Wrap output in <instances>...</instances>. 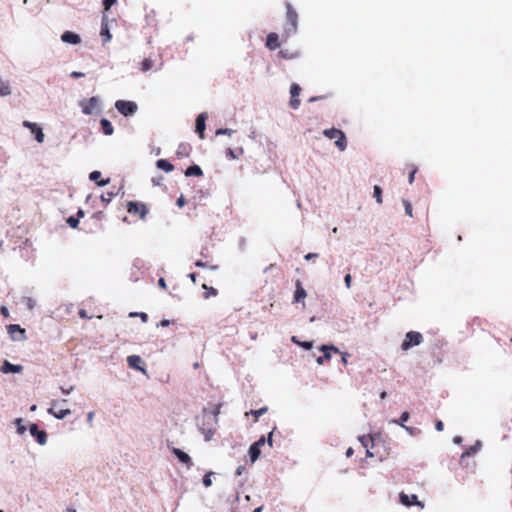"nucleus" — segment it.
Segmentation results:
<instances>
[{
  "instance_id": "nucleus-11",
  "label": "nucleus",
  "mask_w": 512,
  "mask_h": 512,
  "mask_svg": "<svg viewBox=\"0 0 512 512\" xmlns=\"http://www.w3.org/2000/svg\"><path fill=\"white\" fill-rule=\"evenodd\" d=\"M295 292H294V302H302L303 306H305L304 300L307 296L306 290L302 286V283L300 280H297L295 283Z\"/></svg>"
},
{
  "instance_id": "nucleus-56",
  "label": "nucleus",
  "mask_w": 512,
  "mask_h": 512,
  "mask_svg": "<svg viewBox=\"0 0 512 512\" xmlns=\"http://www.w3.org/2000/svg\"><path fill=\"white\" fill-rule=\"evenodd\" d=\"M302 347H304L305 349H310L312 348V343L311 342H302V343H299Z\"/></svg>"
},
{
  "instance_id": "nucleus-45",
  "label": "nucleus",
  "mask_w": 512,
  "mask_h": 512,
  "mask_svg": "<svg viewBox=\"0 0 512 512\" xmlns=\"http://www.w3.org/2000/svg\"><path fill=\"white\" fill-rule=\"evenodd\" d=\"M344 282H345V285H346L347 288L351 287V282H352L351 274L348 273V274L345 275Z\"/></svg>"
},
{
  "instance_id": "nucleus-20",
  "label": "nucleus",
  "mask_w": 512,
  "mask_h": 512,
  "mask_svg": "<svg viewBox=\"0 0 512 512\" xmlns=\"http://www.w3.org/2000/svg\"><path fill=\"white\" fill-rule=\"evenodd\" d=\"M7 331L13 340L17 339L14 335L16 332L21 335V338H25V330L23 328H21L20 325H18V324L8 325Z\"/></svg>"
},
{
  "instance_id": "nucleus-40",
  "label": "nucleus",
  "mask_w": 512,
  "mask_h": 512,
  "mask_svg": "<svg viewBox=\"0 0 512 512\" xmlns=\"http://www.w3.org/2000/svg\"><path fill=\"white\" fill-rule=\"evenodd\" d=\"M234 133L233 130L231 129H227V128H220L218 130H216V135H229L231 136L232 134Z\"/></svg>"
},
{
  "instance_id": "nucleus-10",
  "label": "nucleus",
  "mask_w": 512,
  "mask_h": 512,
  "mask_svg": "<svg viewBox=\"0 0 512 512\" xmlns=\"http://www.w3.org/2000/svg\"><path fill=\"white\" fill-rule=\"evenodd\" d=\"M400 502L405 506L418 505L421 508L424 507L423 503L418 501V497L415 494L407 495L405 493H400Z\"/></svg>"
},
{
  "instance_id": "nucleus-26",
  "label": "nucleus",
  "mask_w": 512,
  "mask_h": 512,
  "mask_svg": "<svg viewBox=\"0 0 512 512\" xmlns=\"http://www.w3.org/2000/svg\"><path fill=\"white\" fill-rule=\"evenodd\" d=\"M260 453H261V450H260V448L257 445L252 444L250 446L249 455H250V458H251L252 462H255L259 458Z\"/></svg>"
},
{
  "instance_id": "nucleus-53",
  "label": "nucleus",
  "mask_w": 512,
  "mask_h": 512,
  "mask_svg": "<svg viewBox=\"0 0 512 512\" xmlns=\"http://www.w3.org/2000/svg\"><path fill=\"white\" fill-rule=\"evenodd\" d=\"M227 156H228L229 158H231V159H235V158H236V155H235L234 151H233L231 148H229V149L227 150Z\"/></svg>"
},
{
  "instance_id": "nucleus-47",
  "label": "nucleus",
  "mask_w": 512,
  "mask_h": 512,
  "mask_svg": "<svg viewBox=\"0 0 512 512\" xmlns=\"http://www.w3.org/2000/svg\"><path fill=\"white\" fill-rule=\"evenodd\" d=\"M176 204H177V206H178V207H180V208H182V207L186 204V200H185V198H184V196H183V195H181V196L177 199Z\"/></svg>"
},
{
  "instance_id": "nucleus-27",
  "label": "nucleus",
  "mask_w": 512,
  "mask_h": 512,
  "mask_svg": "<svg viewBox=\"0 0 512 512\" xmlns=\"http://www.w3.org/2000/svg\"><path fill=\"white\" fill-rule=\"evenodd\" d=\"M200 431L203 434L205 441H209L212 439V437L215 433V428H213V427L205 428L203 425L200 427Z\"/></svg>"
},
{
  "instance_id": "nucleus-14",
  "label": "nucleus",
  "mask_w": 512,
  "mask_h": 512,
  "mask_svg": "<svg viewBox=\"0 0 512 512\" xmlns=\"http://www.w3.org/2000/svg\"><path fill=\"white\" fill-rule=\"evenodd\" d=\"M173 454L179 459L180 462L184 463L187 466V468H191L193 466V462L190 456L184 451L178 448H174Z\"/></svg>"
},
{
  "instance_id": "nucleus-2",
  "label": "nucleus",
  "mask_w": 512,
  "mask_h": 512,
  "mask_svg": "<svg viewBox=\"0 0 512 512\" xmlns=\"http://www.w3.org/2000/svg\"><path fill=\"white\" fill-rule=\"evenodd\" d=\"M66 403V399L53 400L51 407L48 409V413L57 419H64L71 414V410L65 407Z\"/></svg>"
},
{
  "instance_id": "nucleus-64",
  "label": "nucleus",
  "mask_w": 512,
  "mask_h": 512,
  "mask_svg": "<svg viewBox=\"0 0 512 512\" xmlns=\"http://www.w3.org/2000/svg\"><path fill=\"white\" fill-rule=\"evenodd\" d=\"M352 454H353V449H352V448H349V449L346 451V456H347V457H350V456H352Z\"/></svg>"
},
{
  "instance_id": "nucleus-52",
  "label": "nucleus",
  "mask_w": 512,
  "mask_h": 512,
  "mask_svg": "<svg viewBox=\"0 0 512 512\" xmlns=\"http://www.w3.org/2000/svg\"><path fill=\"white\" fill-rule=\"evenodd\" d=\"M84 76V73L82 72H77V71H74L71 73V77L73 78H80V77H83Z\"/></svg>"
},
{
  "instance_id": "nucleus-62",
  "label": "nucleus",
  "mask_w": 512,
  "mask_h": 512,
  "mask_svg": "<svg viewBox=\"0 0 512 512\" xmlns=\"http://www.w3.org/2000/svg\"><path fill=\"white\" fill-rule=\"evenodd\" d=\"M195 265H196L197 267H205V266H206V264H205L204 262H202V261H197V262H195Z\"/></svg>"
},
{
  "instance_id": "nucleus-35",
  "label": "nucleus",
  "mask_w": 512,
  "mask_h": 512,
  "mask_svg": "<svg viewBox=\"0 0 512 512\" xmlns=\"http://www.w3.org/2000/svg\"><path fill=\"white\" fill-rule=\"evenodd\" d=\"M374 197H375L377 203H379V204L382 203V189L378 185L374 186Z\"/></svg>"
},
{
  "instance_id": "nucleus-34",
  "label": "nucleus",
  "mask_w": 512,
  "mask_h": 512,
  "mask_svg": "<svg viewBox=\"0 0 512 512\" xmlns=\"http://www.w3.org/2000/svg\"><path fill=\"white\" fill-rule=\"evenodd\" d=\"M279 57L284 59H293L298 56V53H290L287 50H280L278 52Z\"/></svg>"
},
{
  "instance_id": "nucleus-63",
  "label": "nucleus",
  "mask_w": 512,
  "mask_h": 512,
  "mask_svg": "<svg viewBox=\"0 0 512 512\" xmlns=\"http://www.w3.org/2000/svg\"><path fill=\"white\" fill-rule=\"evenodd\" d=\"M189 277L192 280V282H194V283L196 282V274L195 273L189 274Z\"/></svg>"
},
{
  "instance_id": "nucleus-60",
  "label": "nucleus",
  "mask_w": 512,
  "mask_h": 512,
  "mask_svg": "<svg viewBox=\"0 0 512 512\" xmlns=\"http://www.w3.org/2000/svg\"><path fill=\"white\" fill-rule=\"evenodd\" d=\"M84 215H85L84 211L82 209H79L77 212V218L78 219L82 218V217H84Z\"/></svg>"
},
{
  "instance_id": "nucleus-58",
  "label": "nucleus",
  "mask_w": 512,
  "mask_h": 512,
  "mask_svg": "<svg viewBox=\"0 0 512 512\" xmlns=\"http://www.w3.org/2000/svg\"><path fill=\"white\" fill-rule=\"evenodd\" d=\"M169 325H170V321L169 320L164 319V320H162L160 322V326H162V327H166V326H169Z\"/></svg>"
},
{
  "instance_id": "nucleus-17",
  "label": "nucleus",
  "mask_w": 512,
  "mask_h": 512,
  "mask_svg": "<svg viewBox=\"0 0 512 512\" xmlns=\"http://www.w3.org/2000/svg\"><path fill=\"white\" fill-rule=\"evenodd\" d=\"M61 40L63 42L74 44V45L79 44L81 42L80 36L78 34L74 33V32H71V31L64 32L61 35Z\"/></svg>"
},
{
  "instance_id": "nucleus-18",
  "label": "nucleus",
  "mask_w": 512,
  "mask_h": 512,
  "mask_svg": "<svg viewBox=\"0 0 512 512\" xmlns=\"http://www.w3.org/2000/svg\"><path fill=\"white\" fill-rule=\"evenodd\" d=\"M192 151V147L188 143H180L176 150V155L178 158H187L190 156Z\"/></svg>"
},
{
  "instance_id": "nucleus-39",
  "label": "nucleus",
  "mask_w": 512,
  "mask_h": 512,
  "mask_svg": "<svg viewBox=\"0 0 512 512\" xmlns=\"http://www.w3.org/2000/svg\"><path fill=\"white\" fill-rule=\"evenodd\" d=\"M67 223H68V225H69L71 228L76 229V228H78L79 220H78V218H75L74 216H70V217L67 219Z\"/></svg>"
},
{
  "instance_id": "nucleus-61",
  "label": "nucleus",
  "mask_w": 512,
  "mask_h": 512,
  "mask_svg": "<svg viewBox=\"0 0 512 512\" xmlns=\"http://www.w3.org/2000/svg\"><path fill=\"white\" fill-rule=\"evenodd\" d=\"M347 357H348V354H347V353H343V354H342V362H343L344 364H347Z\"/></svg>"
},
{
  "instance_id": "nucleus-25",
  "label": "nucleus",
  "mask_w": 512,
  "mask_h": 512,
  "mask_svg": "<svg viewBox=\"0 0 512 512\" xmlns=\"http://www.w3.org/2000/svg\"><path fill=\"white\" fill-rule=\"evenodd\" d=\"M101 128H102V131L105 135H112L113 134V126L111 124V122L107 119H102L101 122Z\"/></svg>"
},
{
  "instance_id": "nucleus-50",
  "label": "nucleus",
  "mask_w": 512,
  "mask_h": 512,
  "mask_svg": "<svg viewBox=\"0 0 512 512\" xmlns=\"http://www.w3.org/2000/svg\"><path fill=\"white\" fill-rule=\"evenodd\" d=\"M360 441L362 442V444L365 447H367L368 446V441H373V438L372 437L366 438L365 436H363L362 438H360Z\"/></svg>"
},
{
  "instance_id": "nucleus-5",
  "label": "nucleus",
  "mask_w": 512,
  "mask_h": 512,
  "mask_svg": "<svg viewBox=\"0 0 512 512\" xmlns=\"http://www.w3.org/2000/svg\"><path fill=\"white\" fill-rule=\"evenodd\" d=\"M127 212L130 215L139 216L140 219L144 220L149 210L143 202L129 201L127 203Z\"/></svg>"
},
{
  "instance_id": "nucleus-8",
  "label": "nucleus",
  "mask_w": 512,
  "mask_h": 512,
  "mask_svg": "<svg viewBox=\"0 0 512 512\" xmlns=\"http://www.w3.org/2000/svg\"><path fill=\"white\" fill-rule=\"evenodd\" d=\"M23 126L28 128L35 135V139L38 143H42L44 141V133L36 123L24 121Z\"/></svg>"
},
{
  "instance_id": "nucleus-23",
  "label": "nucleus",
  "mask_w": 512,
  "mask_h": 512,
  "mask_svg": "<svg viewBox=\"0 0 512 512\" xmlns=\"http://www.w3.org/2000/svg\"><path fill=\"white\" fill-rule=\"evenodd\" d=\"M202 175H203L202 169L198 165L189 166L185 170V176H187V177H191V176L200 177Z\"/></svg>"
},
{
  "instance_id": "nucleus-30",
  "label": "nucleus",
  "mask_w": 512,
  "mask_h": 512,
  "mask_svg": "<svg viewBox=\"0 0 512 512\" xmlns=\"http://www.w3.org/2000/svg\"><path fill=\"white\" fill-rule=\"evenodd\" d=\"M11 94L10 86L7 82H4L0 80V95L1 96H8Z\"/></svg>"
},
{
  "instance_id": "nucleus-37",
  "label": "nucleus",
  "mask_w": 512,
  "mask_h": 512,
  "mask_svg": "<svg viewBox=\"0 0 512 512\" xmlns=\"http://www.w3.org/2000/svg\"><path fill=\"white\" fill-rule=\"evenodd\" d=\"M479 444L475 445V446H471L469 449H467L465 452L462 453V458H464L465 456H469V455H472V454H475L478 449H479Z\"/></svg>"
},
{
  "instance_id": "nucleus-6",
  "label": "nucleus",
  "mask_w": 512,
  "mask_h": 512,
  "mask_svg": "<svg viewBox=\"0 0 512 512\" xmlns=\"http://www.w3.org/2000/svg\"><path fill=\"white\" fill-rule=\"evenodd\" d=\"M115 108L120 114L127 117L136 113L138 106L133 101L117 100L115 103Z\"/></svg>"
},
{
  "instance_id": "nucleus-13",
  "label": "nucleus",
  "mask_w": 512,
  "mask_h": 512,
  "mask_svg": "<svg viewBox=\"0 0 512 512\" xmlns=\"http://www.w3.org/2000/svg\"><path fill=\"white\" fill-rule=\"evenodd\" d=\"M23 371L22 365H15L10 363L9 361L5 360L3 362V365L1 366V372L4 374L7 373H20Z\"/></svg>"
},
{
  "instance_id": "nucleus-12",
  "label": "nucleus",
  "mask_w": 512,
  "mask_h": 512,
  "mask_svg": "<svg viewBox=\"0 0 512 512\" xmlns=\"http://www.w3.org/2000/svg\"><path fill=\"white\" fill-rule=\"evenodd\" d=\"M206 119H207V116L205 113L199 114L198 117L196 118V132L198 133V135L201 139L205 138L204 132H205V128H206V124H205Z\"/></svg>"
},
{
  "instance_id": "nucleus-21",
  "label": "nucleus",
  "mask_w": 512,
  "mask_h": 512,
  "mask_svg": "<svg viewBox=\"0 0 512 512\" xmlns=\"http://www.w3.org/2000/svg\"><path fill=\"white\" fill-rule=\"evenodd\" d=\"M89 178H90L91 181L96 182V184L98 186H105V185H107L110 182L109 178H107L105 180H100L101 172L97 171V170L91 172L90 175H89Z\"/></svg>"
},
{
  "instance_id": "nucleus-15",
  "label": "nucleus",
  "mask_w": 512,
  "mask_h": 512,
  "mask_svg": "<svg viewBox=\"0 0 512 512\" xmlns=\"http://www.w3.org/2000/svg\"><path fill=\"white\" fill-rule=\"evenodd\" d=\"M280 46L279 36L275 32H271L266 38V47L270 50H275Z\"/></svg>"
},
{
  "instance_id": "nucleus-24",
  "label": "nucleus",
  "mask_w": 512,
  "mask_h": 512,
  "mask_svg": "<svg viewBox=\"0 0 512 512\" xmlns=\"http://www.w3.org/2000/svg\"><path fill=\"white\" fill-rule=\"evenodd\" d=\"M100 35L103 37L104 43H107L111 40L112 36L109 32V27H108L107 22H102Z\"/></svg>"
},
{
  "instance_id": "nucleus-3",
  "label": "nucleus",
  "mask_w": 512,
  "mask_h": 512,
  "mask_svg": "<svg viewBox=\"0 0 512 512\" xmlns=\"http://www.w3.org/2000/svg\"><path fill=\"white\" fill-rule=\"evenodd\" d=\"M323 134L329 139H336L335 145L340 151H344L346 149L347 140L343 131L337 128H330L324 130Z\"/></svg>"
},
{
  "instance_id": "nucleus-36",
  "label": "nucleus",
  "mask_w": 512,
  "mask_h": 512,
  "mask_svg": "<svg viewBox=\"0 0 512 512\" xmlns=\"http://www.w3.org/2000/svg\"><path fill=\"white\" fill-rule=\"evenodd\" d=\"M212 475H213V472H211V471L204 475L202 482L205 487H210L212 485V480H211Z\"/></svg>"
},
{
  "instance_id": "nucleus-16",
  "label": "nucleus",
  "mask_w": 512,
  "mask_h": 512,
  "mask_svg": "<svg viewBox=\"0 0 512 512\" xmlns=\"http://www.w3.org/2000/svg\"><path fill=\"white\" fill-rule=\"evenodd\" d=\"M321 350L323 351V356H319L317 358V363L318 364H323L325 360H329L331 358V354H330V351H334L336 353L339 352L338 348L334 347V346H327V345H323L321 347Z\"/></svg>"
},
{
  "instance_id": "nucleus-31",
  "label": "nucleus",
  "mask_w": 512,
  "mask_h": 512,
  "mask_svg": "<svg viewBox=\"0 0 512 512\" xmlns=\"http://www.w3.org/2000/svg\"><path fill=\"white\" fill-rule=\"evenodd\" d=\"M202 288L206 290V292L203 294L205 299H208L211 296H216L218 294V291L215 288L208 287L206 284H203Z\"/></svg>"
},
{
  "instance_id": "nucleus-38",
  "label": "nucleus",
  "mask_w": 512,
  "mask_h": 512,
  "mask_svg": "<svg viewBox=\"0 0 512 512\" xmlns=\"http://www.w3.org/2000/svg\"><path fill=\"white\" fill-rule=\"evenodd\" d=\"M266 411H267V407H262L258 410H251L250 414H252L255 417V420H257L261 415L266 413Z\"/></svg>"
},
{
  "instance_id": "nucleus-44",
  "label": "nucleus",
  "mask_w": 512,
  "mask_h": 512,
  "mask_svg": "<svg viewBox=\"0 0 512 512\" xmlns=\"http://www.w3.org/2000/svg\"><path fill=\"white\" fill-rule=\"evenodd\" d=\"M130 316L131 317H134V316H141V320L143 322H147L148 321V315L146 313H130Z\"/></svg>"
},
{
  "instance_id": "nucleus-42",
  "label": "nucleus",
  "mask_w": 512,
  "mask_h": 512,
  "mask_svg": "<svg viewBox=\"0 0 512 512\" xmlns=\"http://www.w3.org/2000/svg\"><path fill=\"white\" fill-rule=\"evenodd\" d=\"M117 0H103V6L106 11H108L112 5L116 3Z\"/></svg>"
},
{
  "instance_id": "nucleus-7",
  "label": "nucleus",
  "mask_w": 512,
  "mask_h": 512,
  "mask_svg": "<svg viewBox=\"0 0 512 512\" xmlns=\"http://www.w3.org/2000/svg\"><path fill=\"white\" fill-rule=\"evenodd\" d=\"M30 434L36 438L40 445H44L47 442V433L45 430H39L37 424L33 423L29 427Z\"/></svg>"
},
{
  "instance_id": "nucleus-9",
  "label": "nucleus",
  "mask_w": 512,
  "mask_h": 512,
  "mask_svg": "<svg viewBox=\"0 0 512 512\" xmlns=\"http://www.w3.org/2000/svg\"><path fill=\"white\" fill-rule=\"evenodd\" d=\"M300 92H301V88L298 84L291 85V88H290L291 99H290L289 104L292 109H298V107L300 105V100H299Z\"/></svg>"
},
{
  "instance_id": "nucleus-55",
  "label": "nucleus",
  "mask_w": 512,
  "mask_h": 512,
  "mask_svg": "<svg viewBox=\"0 0 512 512\" xmlns=\"http://www.w3.org/2000/svg\"><path fill=\"white\" fill-rule=\"evenodd\" d=\"M415 173H416V169H413L410 174H409V183L412 184L413 181H414V176H415Z\"/></svg>"
},
{
  "instance_id": "nucleus-54",
  "label": "nucleus",
  "mask_w": 512,
  "mask_h": 512,
  "mask_svg": "<svg viewBox=\"0 0 512 512\" xmlns=\"http://www.w3.org/2000/svg\"><path fill=\"white\" fill-rule=\"evenodd\" d=\"M158 284L161 288L163 289H166L167 288V285H166V282H165V279L164 278H160L159 281H158Z\"/></svg>"
},
{
  "instance_id": "nucleus-43",
  "label": "nucleus",
  "mask_w": 512,
  "mask_h": 512,
  "mask_svg": "<svg viewBox=\"0 0 512 512\" xmlns=\"http://www.w3.org/2000/svg\"><path fill=\"white\" fill-rule=\"evenodd\" d=\"M114 196L113 193H108L107 195H101L102 202L108 204L111 201V198Z\"/></svg>"
},
{
  "instance_id": "nucleus-29",
  "label": "nucleus",
  "mask_w": 512,
  "mask_h": 512,
  "mask_svg": "<svg viewBox=\"0 0 512 512\" xmlns=\"http://www.w3.org/2000/svg\"><path fill=\"white\" fill-rule=\"evenodd\" d=\"M410 417L409 412L405 411L401 414L399 420H393L394 423L401 425L403 428H405L407 431H410V428L404 425V422H406Z\"/></svg>"
},
{
  "instance_id": "nucleus-32",
  "label": "nucleus",
  "mask_w": 512,
  "mask_h": 512,
  "mask_svg": "<svg viewBox=\"0 0 512 512\" xmlns=\"http://www.w3.org/2000/svg\"><path fill=\"white\" fill-rule=\"evenodd\" d=\"M220 409H221V404H216L214 405L211 410H210V413L212 415V421L216 424L217 421H218V415L220 414Z\"/></svg>"
},
{
  "instance_id": "nucleus-46",
  "label": "nucleus",
  "mask_w": 512,
  "mask_h": 512,
  "mask_svg": "<svg viewBox=\"0 0 512 512\" xmlns=\"http://www.w3.org/2000/svg\"><path fill=\"white\" fill-rule=\"evenodd\" d=\"M21 422H22V419H17L16 420V423H17V426H18V433L19 434H23L26 430V428L24 426L21 425Z\"/></svg>"
},
{
  "instance_id": "nucleus-57",
  "label": "nucleus",
  "mask_w": 512,
  "mask_h": 512,
  "mask_svg": "<svg viewBox=\"0 0 512 512\" xmlns=\"http://www.w3.org/2000/svg\"><path fill=\"white\" fill-rule=\"evenodd\" d=\"M1 313L5 316V317H8L9 316V312H8V309L5 307V306H2L1 309H0Z\"/></svg>"
},
{
  "instance_id": "nucleus-51",
  "label": "nucleus",
  "mask_w": 512,
  "mask_h": 512,
  "mask_svg": "<svg viewBox=\"0 0 512 512\" xmlns=\"http://www.w3.org/2000/svg\"><path fill=\"white\" fill-rule=\"evenodd\" d=\"M318 257V254L317 253H308L304 256L305 260H311L313 258H317Z\"/></svg>"
},
{
  "instance_id": "nucleus-59",
  "label": "nucleus",
  "mask_w": 512,
  "mask_h": 512,
  "mask_svg": "<svg viewBox=\"0 0 512 512\" xmlns=\"http://www.w3.org/2000/svg\"><path fill=\"white\" fill-rule=\"evenodd\" d=\"M79 316L81 318H88L86 311L83 309L79 311Z\"/></svg>"
},
{
  "instance_id": "nucleus-1",
  "label": "nucleus",
  "mask_w": 512,
  "mask_h": 512,
  "mask_svg": "<svg viewBox=\"0 0 512 512\" xmlns=\"http://www.w3.org/2000/svg\"><path fill=\"white\" fill-rule=\"evenodd\" d=\"M286 10L287 26L282 35L283 41L295 34L298 28V15L289 2L286 3Z\"/></svg>"
},
{
  "instance_id": "nucleus-22",
  "label": "nucleus",
  "mask_w": 512,
  "mask_h": 512,
  "mask_svg": "<svg viewBox=\"0 0 512 512\" xmlns=\"http://www.w3.org/2000/svg\"><path fill=\"white\" fill-rule=\"evenodd\" d=\"M157 168L169 173L174 170V166L166 159H159L156 162Z\"/></svg>"
},
{
  "instance_id": "nucleus-19",
  "label": "nucleus",
  "mask_w": 512,
  "mask_h": 512,
  "mask_svg": "<svg viewBox=\"0 0 512 512\" xmlns=\"http://www.w3.org/2000/svg\"><path fill=\"white\" fill-rule=\"evenodd\" d=\"M127 363H128V366L130 368H133V369H136V370H140V371H144L143 367L141 366V364L143 363L142 359L140 356L138 355H130L127 357Z\"/></svg>"
},
{
  "instance_id": "nucleus-33",
  "label": "nucleus",
  "mask_w": 512,
  "mask_h": 512,
  "mask_svg": "<svg viewBox=\"0 0 512 512\" xmlns=\"http://www.w3.org/2000/svg\"><path fill=\"white\" fill-rule=\"evenodd\" d=\"M153 67V61L149 58H145L141 63V70L143 72L149 71Z\"/></svg>"
},
{
  "instance_id": "nucleus-4",
  "label": "nucleus",
  "mask_w": 512,
  "mask_h": 512,
  "mask_svg": "<svg viewBox=\"0 0 512 512\" xmlns=\"http://www.w3.org/2000/svg\"><path fill=\"white\" fill-rule=\"evenodd\" d=\"M423 342V335L417 331H409L401 344L403 351H408L414 346H418Z\"/></svg>"
},
{
  "instance_id": "nucleus-28",
  "label": "nucleus",
  "mask_w": 512,
  "mask_h": 512,
  "mask_svg": "<svg viewBox=\"0 0 512 512\" xmlns=\"http://www.w3.org/2000/svg\"><path fill=\"white\" fill-rule=\"evenodd\" d=\"M96 104H97V99L94 97L90 98L89 105H85L82 108L83 113L86 115H90L92 113V108H94L96 106Z\"/></svg>"
},
{
  "instance_id": "nucleus-48",
  "label": "nucleus",
  "mask_w": 512,
  "mask_h": 512,
  "mask_svg": "<svg viewBox=\"0 0 512 512\" xmlns=\"http://www.w3.org/2000/svg\"><path fill=\"white\" fill-rule=\"evenodd\" d=\"M435 428H436V430H437V431H439V432L443 431V429H444V424H443V422H442V421H440V420L436 421V423H435Z\"/></svg>"
},
{
  "instance_id": "nucleus-41",
  "label": "nucleus",
  "mask_w": 512,
  "mask_h": 512,
  "mask_svg": "<svg viewBox=\"0 0 512 512\" xmlns=\"http://www.w3.org/2000/svg\"><path fill=\"white\" fill-rule=\"evenodd\" d=\"M403 204H404V206H405V212H406V214H407L408 216L412 217V216H413V214H412V205L410 204V202H409V201H407V200H404V201H403Z\"/></svg>"
},
{
  "instance_id": "nucleus-49",
  "label": "nucleus",
  "mask_w": 512,
  "mask_h": 512,
  "mask_svg": "<svg viewBox=\"0 0 512 512\" xmlns=\"http://www.w3.org/2000/svg\"><path fill=\"white\" fill-rule=\"evenodd\" d=\"M253 444L257 445L260 449L265 444V437L262 436L258 441L254 442Z\"/></svg>"
}]
</instances>
